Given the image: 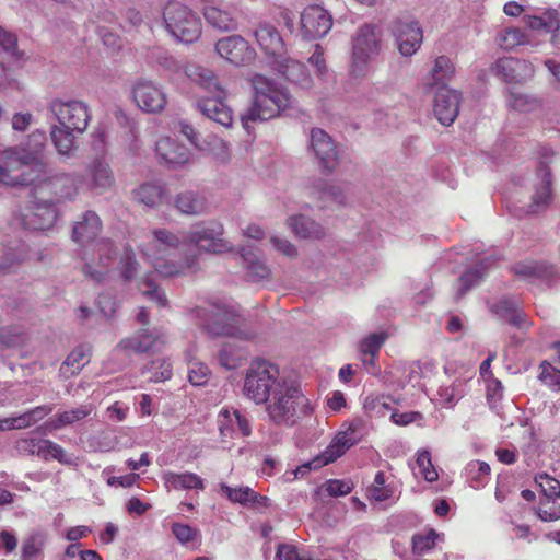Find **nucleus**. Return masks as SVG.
Here are the masks:
<instances>
[{
  "label": "nucleus",
  "mask_w": 560,
  "mask_h": 560,
  "mask_svg": "<svg viewBox=\"0 0 560 560\" xmlns=\"http://www.w3.org/2000/svg\"><path fill=\"white\" fill-rule=\"evenodd\" d=\"M163 21L168 34L184 44L197 42L202 34L201 19L189 7L170 1L163 11Z\"/></svg>",
  "instance_id": "nucleus-7"
},
{
  "label": "nucleus",
  "mask_w": 560,
  "mask_h": 560,
  "mask_svg": "<svg viewBox=\"0 0 560 560\" xmlns=\"http://www.w3.org/2000/svg\"><path fill=\"white\" fill-rule=\"evenodd\" d=\"M243 358V353L232 343H224L218 353L220 365L228 370L237 369Z\"/></svg>",
  "instance_id": "nucleus-51"
},
{
  "label": "nucleus",
  "mask_w": 560,
  "mask_h": 560,
  "mask_svg": "<svg viewBox=\"0 0 560 560\" xmlns=\"http://www.w3.org/2000/svg\"><path fill=\"white\" fill-rule=\"evenodd\" d=\"M392 33L398 51L404 57H410L416 54L422 44L423 33L417 21L397 19L392 24Z\"/></svg>",
  "instance_id": "nucleus-14"
},
{
  "label": "nucleus",
  "mask_w": 560,
  "mask_h": 560,
  "mask_svg": "<svg viewBox=\"0 0 560 560\" xmlns=\"http://www.w3.org/2000/svg\"><path fill=\"white\" fill-rule=\"evenodd\" d=\"M252 83L255 98L248 110L241 116L242 125L248 133L250 132V122L271 119L291 104L289 93L279 89L268 78L256 74L253 77Z\"/></svg>",
  "instance_id": "nucleus-4"
},
{
  "label": "nucleus",
  "mask_w": 560,
  "mask_h": 560,
  "mask_svg": "<svg viewBox=\"0 0 560 560\" xmlns=\"http://www.w3.org/2000/svg\"><path fill=\"white\" fill-rule=\"evenodd\" d=\"M460 93L456 90L441 86L436 90L433 113L444 126L452 125L459 114Z\"/></svg>",
  "instance_id": "nucleus-20"
},
{
  "label": "nucleus",
  "mask_w": 560,
  "mask_h": 560,
  "mask_svg": "<svg viewBox=\"0 0 560 560\" xmlns=\"http://www.w3.org/2000/svg\"><path fill=\"white\" fill-rule=\"evenodd\" d=\"M25 341L24 334L16 327L0 328V350L21 347Z\"/></svg>",
  "instance_id": "nucleus-53"
},
{
  "label": "nucleus",
  "mask_w": 560,
  "mask_h": 560,
  "mask_svg": "<svg viewBox=\"0 0 560 560\" xmlns=\"http://www.w3.org/2000/svg\"><path fill=\"white\" fill-rule=\"evenodd\" d=\"M491 71L509 83H522L534 74L530 62L513 57L498 59Z\"/></svg>",
  "instance_id": "nucleus-22"
},
{
  "label": "nucleus",
  "mask_w": 560,
  "mask_h": 560,
  "mask_svg": "<svg viewBox=\"0 0 560 560\" xmlns=\"http://www.w3.org/2000/svg\"><path fill=\"white\" fill-rule=\"evenodd\" d=\"M508 104L510 107L520 112H530L539 105L536 98L529 97L528 95L516 91L510 92Z\"/></svg>",
  "instance_id": "nucleus-60"
},
{
  "label": "nucleus",
  "mask_w": 560,
  "mask_h": 560,
  "mask_svg": "<svg viewBox=\"0 0 560 560\" xmlns=\"http://www.w3.org/2000/svg\"><path fill=\"white\" fill-rule=\"evenodd\" d=\"M272 67L292 84L304 90L312 88L313 80L304 63L283 55L272 61Z\"/></svg>",
  "instance_id": "nucleus-24"
},
{
  "label": "nucleus",
  "mask_w": 560,
  "mask_h": 560,
  "mask_svg": "<svg viewBox=\"0 0 560 560\" xmlns=\"http://www.w3.org/2000/svg\"><path fill=\"white\" fill-rule=\"evenodd\" d=\"M491 262V257H486L481 259L476 266L467 269L462 273L458 279V288L455 294L456 301L463 299L469 290L477 287L481 282L485 272Z\"/></svg>",
  "instance_id": "nucleus-32"
},
{
  "label": "nucleus",
  "mask_w": 560,
  "mask_h": 560,
  "mask_svg": "<svg viewBox=\"0 0 560 560\" xmlns=\"http://www.w3.org/2000/svg\"><path fill=\"white\" fill-rule=\"evenodd\" d=\"M85 182L88 188L97 194L109 190L115 184L109 164L102 159L93 160L86 167Z\"/></svg>",
  "instance_id": "nucleus-27"
},
{
  "label": "nucleus",
  "mask_w": 560,
  "mask_h": 560,
  "mask_svg": "<svg viewBox=\"0 0 560 560\" xmlns=\"http://www.w3.org/2000/svg\"><path fill=\"white\" fill-rule=\"evenodd\" d=\"M155 152L160 162L176 170L192 163V156L187 147L172 138H162L155 144Z\"/></svg>",
  "instance_id": "nucleus-23"
},
{
  "label": "nucleus",
  "mask_w": 560,
  "mask_h": 560,
  "mask_svg": "<svg viewBox=\"0 0 560 560\" xmlns=\"http://www.w3.org/2000/svg\"><path fill=\"white\" fill-rule=\"evenodd\" d=\"M310 148L324 171L331 173L337 168L339 151L332 138L325 130L320 128L311 130Z\"/></svg>",
  "instance_id": "nucleus-15"
},
{
  "label": "nucleus",
  "mask_w": 560,
  "mask_h": 560,
  "mask_svg": "<svg viewBox=\"0 0 560 560\" xmlns=\"http://www.w3.org/2000/svg\"><path fill=\"white\" fill-rule=\"evenodd\" d=\"M79 176L75 173H56L35 182V198L47 199L52 205L73 200L79 194Z\"/></svg>",
  "instance_id": "nucleus-11"
},
{
  "label": "nucleus",
  "mask_w": 560,
  "mask_h": 560,
  "mask_svg": "<svg viewBox=\"0 0 560 560\" xmlns=\"http://www.w3.org/2000/svg\"><path fill=\"white\" fill-rule=\"evenodd\" d=\"M524 24L540 34L553 33L560 25V16L556 9L530 8L523 15Z\"/></svg>",
  "instance_id": "nucleus-26"
},
{
  "label": "nucleus",
  "mask_w": 560,
  "mask_h": 560,
  "mask_svg": "<svg viewBox=\"0 0 560 560\" xmlns=\"http://www.w3.org/2000/svg\"><path fill=\"white\" fill-rule=\"evenodd\" d=\"M176 209L186 215H199L207 209L206 198L197 191L185 190L175 198Z\"/></svg>",
  "instance_id": "nucleus-34"
},
{
  "label": "nucleus",
  "mask_w": 560,
  "mask_h": 560,
  "mask_svg": "<svg viewBox=\"0 0 560 560\" xmlns=\"http://www.w3.org/2000/svg\"><path fill=\"white\" fill-rule=\"evenodd\" d=\"M150 373L149 381L159 383L170 380L172 376L171 363L162 358L152 360L142 369V374Z\"/></svg>",
  "instance_id": "nucleus-47"
},
{
  "label": "nucleus",
  "mask_w": 560,
  "mask_h": 560,
  "mask_svg": "<svg viewBox=\"0 0 560 560\" xmlns=\"http://www.w3.org/2000/svg\"><path fill=\"white\" fill-rule=\"evenodd\" d=\"M139 290L147 299L155 302L159 306L167 305V298L164 291L158 287L152 276L147 275L141 279Z\"/></svg>",
  "instance_id": "nucleus-49"
},
{
  "label": "nucleus",
  "mask_w": 560,
  "mask_h": 560,
  "mask_svg": "<svg viewBox=\"0 0 560 560\" xmlns=\"http://www.w3.org/2000/svg\"><path fill=\"white\" fill-rule=\"evenodd\" d=\"M43 167V164L31 165L28 155H22L18 148L0 151V186L34 185Z\"/></svg>",
  "instance_id": "nucleus-8"
},
{
  "label": "nucleus",
  "mask_w": 560,
  "mask_h": 560,
  "mask_svg": "<svg viewBox=\"0 0 560 560\" xmlns=\"http://www.w3.org/2000/svg\"><path fill=\"white\" fill-rule=\"evenodd\" d=\"M180 243H183V236L179 237L166 229H158L153 231L152 240L142 246L141 252L162 277H179L197 272L200 268L198 254H187L179 260L171 258Z\"/></svg>",
  "instance_id": "nucleus-2"
},
{
  "label": "nucleus",
  "mask_w": 560,
  "mask_h": 560,
  "mask_svg": "<svg viewBox=\"0 0 560 560\" xmlns=\"http://www.w3.org/2000/svg\"><path fill=\"white\" fill-rule=\"evenodd\" d=\"M369 494L375 501L382 502L392 497V490L385 487V474L383 471H377L374 477V482L372 487L369 488Z\"/></svg>",
  "instance_id": "nucleus-63"
},
{
  "label": "nucleus",
  "mask_w": 560,
  "mask_h": 560,
  "mask_svg": "<svg viewBox=\"0 0 560 560\" xmlns=\"http://www.w3.org/2000/svg\"><path fill=\"white\" fill-rule=\"evenodd\" d=\"M95 250L97 255V266L86 262L83 267V272L93 281L101 283L117 256V248L109 238H101L95 244Z\"/></svg>",
  "instance_id": "nucleus-21"
},
{
  "label": "nucleus",
  "mask_w": 560,
  "mask_h": 560,
  "mask_svg": "<svg viewBox=\"0 0 560 560\" xmlns=\"http://www.w3.org/2000/svg\"><path fill=\"white\" fill-rule=\"evenodd\" d=\"M525 43L526 35L518 27H505L498 35V44L505 50H511Z\"/></svg>",
  "instance_id": "nucleus-50"
},
{
  "label": "nucleus",
  "mask_w": 560,
  "mask_h": 560,
  "mask_svg": "<svg viewBox=\"0 0 560 560\" xmlns=\"http://www.w3.org/2000/svg\"><path fill=\"white\" fill-rule=\"evenodd\" d=\"M466 377L458 376L452 382L443 383L439 388V396L445 407L455 406L465 395Z\"/></svg>",
  "instance_id": "nucleus-40"
},
{
  "label": "nucleus",
  "mask_w": 560,
  "mask_h": 560,
  "mask_svg": "<svg viewBox=\"0 0 560 560\" xmlns=\"http://www.w3.org/2000/svg\"><path fill=\"white\" fill-rule=\"evenodd\" d=\"M260 48L275 61L285 55V45L278 30L270 23L261 22L254 31Z\"/></svg>",
  "instance_id": "nucleus-25"
},
{
  "label": "nucleus",
  "mask_w": 560,
  "mask_h": 560,
  "mask_svg": "<svg viewBox=\"0 0 560 560\" xmlns=\"http://www.w3.org/2000/svg\"><path fill=\"white\" fill-rule=\"evenodd\" d=\"M164 187L158 182H147L133 189V200L147 208H155L162 201Z\"/></svg>",
  "instance_id": "nucleus-35"
},
{
  "label": "nucleus",
  "mask_w": 560,
  "mask_h": 560,
  "mask_svg": "<svg viewBox=\"0 0 560 560\" xmlns=\"http://www.w3.org/2000/svg\"><path fill=\"white\" fill-rule=\"evenodd\" d=\"M439 534L430 529L425 535H415L412 537V552L422 555L434 548Z\"/></svg>",
  "instance_id": "nucleus-61"
},
{
  "label": "nucleus",
  "mask_w": 560,
  "mask_h": 560,
  "mask_svg": "<svg viewBox=\"0 0 560 560\" xmlns=\"http://www.w3.org/2000/svg\"><path fill=\"white\" fill-rule=\"evenodd\" d=\"M158 338V336L148 330H141L131 337L122 339L117 348L126 352L144 353L153 348Z\"/></svg>",
  "instance_id": "nucleus-38"
},
{
  "label": "nucleus",
  "mask_w": 560,
  "mask_h": 560,
  "mask_svg": "<svg viewBox=\"0 0 560 560\" xmlns=\"http://www.w3.org/2000/svg\"><path fill=\"white\" fill-rule=\"evenodd\" d=\"M285 381L277 365L262 359L255 360L246 371L243 393L255 404L261 405L268 401L270 395Z\"/></svg>",
  "instance_id": "nucleus-6"
},
{
  "label": "nucleus",
  "mask_w": 560,
  "mask_h": 560,
  "mask_svg": "<svg viewBox=\"0 0 560 560\" xmlns=\"http://www.w3.org/2000/svg\"><path fill=\"white\" fill-rule=\"evenodd\" d=\"M90 358L91 351L89 347L79 346L74 348L61 365V374L66 377L78 374L90 362Z\"/></svg>",
  "instance_id": "nucleus-42"
},
{
  "label": "nucleus",
  "mask_w": 560,
  "mask_h": 560,
  "mask_svg": "<svg viewBox=\"0 0 560 560\" xmlns=\"http://www.w3.org/2000/svg\"><path fill=\"white\" fill-rule=\"evenodd\" d=\"M266 405L269 420L276 425H293L300 413H307V399L292 382L285 381L276 389Z\"/></svg>",
  "instance_id": "nucleus-5"
},
{
  "label": "nucleus",
  "mask_w": 560,
  "mask_h": 560,
  "mask_svg": "<svg viewBox=\"0 0 560 560\" xmlns=\"http://www.w3.org/2000/svg\"><path fill=\"white\" fill-rule=\"evenodd\" d=\"M241 257L247 276L252 281L267 280L270 278L271 271L269 267L253 253L243 250Z\"/></svg>",
  "instance_id": "nucleus-44"
},
{
  "label": "nucleus",
  "mask_w": 560,
  "mask_h": 560,
  "mask_svg": "<svg viewBox=\"0 0 560 560\" xmlns=\"http://www.w3.org/2000/svg\"><path fill=\"white\" fill-rule=\"evenodd\" d=\"M202 14L206 22L218 31L232 32L237 30L235 10L230 7L206 5Z\"/></svg>",
  "instance_id": "nucleus-31"
},
{
  "label": "nucleus",
  "mask_w": 560,
  "mask_h": 560,
  "mask_svg": "<svg viewBox=\"0 0 560 560\" xmlns=\"http://www.w3.org/2000/svg\"><path fill=\"white\" fill-rule=\"evenodd\" d=\"M165 485L168 489L174 490H203L205 483L203 480L194 472H183L177 474L173 471H168L164 474L163 477Z\"/></svg>",
  "instance_id": "nucleus-39"
},
{
  "label": "nucleus",
  "mask_w": 560,
  "mask_h": 560,
  "mask_svg": "<svg viewBox=\"0 0 560 560\" xmlns=\"http://www.w3.org/2000/svg\"><path fill=\"white\" fill-rule=\"evenodd\" d=\"M38 452L40 453V458L45 460L52 458L65 465L75 464L73 456L68 455L59 444L50 440H45L42 443V451Z\"/></svg>",
  "instance_id": "nucleus-48"
},
{
  "label": "nucleus",
  "mask_w": 560,
  "mask_h": 560,
  "mask_svg": "<svg viewBox=\"0 0 560 560\" xmlns=\"http://www.w3.org/2000/svg\"><path fill=\"white\" fill-rule=\"evenodd\" d=\"M319 199L324 202V207L342 206L346 202V194L340 186L328 185L319 191Z\"/></svg>",
  "instance_id": "nucleus-58"
},
{
  "label": "nucleus",
  "mask_w": 560,
  "mask_h": 560,
  "mask_svg": "<svg viewBox=\"0 0 560 560\" xmlns=\"http://www.w3.org/2000/svg\"><path fill=\"white\" fill-rule=\"evenodd\" d=\"M500 318L509 324L524 328L526 326L525 313L518 307L517 303L510 299H503L491 307Z\"/></svg>",
  "instance_id": "nucleus-36"
},
{
  "label": "nucleus",
  "mask_w": 560,
  "mask_h": 560,
  "mask_svg": "<svg viewBox=\"0 0 560 560\" xmlns=\"http://www.w3.org/2000/svg\"><path fill=\"white\" fill-rule=\"evenodd\" d=\"M538 517L544 522H553L560 518V497L558 499H540Z\"/></svg>",
  "instance_id": "nucleus-57"
},
{
  "label": "nucleus",
  "mask_w": 560,
  "mask_h": 560,
  "mask_svg": "<svg viewBox=\"0 0 560 560\" xmlns=\"http://www.w3.org/2000/svg\"><path fill=\"white\" fill-rule=\"evenodd\" d=\"M44 538L40 534L28 536L22 546L21 560H33L42 551Z\"/></svg>",
  "instance_id": "nucleus-62"
},
{
  "label": "nucleus",
  "mask_w": 560,
  "mask_h": 560,
  "mask_svg": "<svg viewBox=\"0 0 560 560\" xmlns=\"http://www.w3.org/2000/svg\"><path fill=\"white\" fill-rule=\"evenodd\" d=\"M56 220V206L47 199L35 198L22 213L21 224L25 230L44 231L51 228Z\"/></svg>",
  "instance_id": "nucleus-16"
},
{
  "label": "nucleus",
  "mask_w": 560,
  "mask_h": 560,
  "mask_svg": "<svg viewBox=\"0 0 560 560\" xmlns=\"http://www.w3.org/2000/svg\"><path fill=\"white\" fill-rule=\"evenodd\" d=\"M132 95L139 108L147 113H160L167 103L166 95L162 89L148 80L136 82Z\"/></svg>",
  "instance_id": "nucleus-19"
},
{
  "label": "nucleus",
  "mask_w": 560,
  "mask_h": 560,
  "mask_svg": "<svg viewBox=\"0 0 560 560\" xmlns=\"http://www.w3.org/2000/svg\"><path fill=\"white\" fill-rule=\"evenodd\" d=\"M102 230V221L96 212L88 210L73 223L71 238L81 245L93 241Z\"/></svg>",
  "instance_id": "nucleus-28"
},
{
  "label": "nucleus",
  "mask_w": 560,
  "mask_h": 560,
  "mask_svg": "<svg viewBox=\"0 0 560 560\" xmlns=\"http://www.w3.org/2000/svg\"><path fill=\"white\" fill-rule=\"evenodd\" d=\"M119 275L125 282L132 281L139 271V264L131 249H126L124 256L120 258Z\"/></svg>",
  "instance_id": "nucleus-52"
},
{
  "label": "nucleus",
  "mask_w": 560,
  "mask_h": 560,
  "mask_svg": "<svg viewBox=\"0 0 560 560\" xmlns=\"http://www.w3.org/2000/svg\"><path fill=\"white\" fill-rule=\"evenodd\" d=\"M536 483L540 487V499H558L560 497V482L547 474H540L535 478Z\"/></svg>",
  "instance_id": "nucleus-56"
},
{
  "label": "nucleus",
  "mask_w": 560,
  "mask_h": 560,
  "mask_svg": "<svg viewBox=\"0 0 560 560\" xmlns=\"http://www.w3.org/2000/svg\"><path fill=\"white\" fill-rule=\"evenodd\" d=\"M0 48L14 60L23 58V52L18 48L16 35L2 26H0Z\"/></svg>",
  "instance_id": "nucleus-54"
},
{
  "label": "nucleus",
  "mask_w": 560,
  "mask_h": 560,
  "mask_svg": "<svg viewBox=\"0 0 560 560\" xmlns=\"http://www.w3.org/2000/svg\"><path fill=\"white\" fill-rule=\"evenodd\" d=\"M46 143V132L37 129L28 135L25 148L19 150L22 155H28L31 165L42 164L39 162V156L44 152Z\"/></svg>",
  "instance_id": "nucleus-43"
},
{
  "label": "nucleus",
  "mask_w": 560,
  "mask_h": 560,
  "mask_svg": "<svg viewBox=\"0 0 560 560\" xmlns=\"http://www.w3.org/2000/svg\"><path fill=\"white\" fill-rule=\"evenodd\" d=\"M331 26V15L319 5H310L301 14V33L305 39L320 38L328 34Z\"/></svg>",
  "instance_id": "nucleus-18"
},
{
  "label": "nucleus",
  "mask_w": 560,
  "mask_h": 560,
  "mask_svg": "<svg viewBox=\"0 0 560 560\" xmlns=\"http://www.w3.org/2000/svg\"><path fill=\"white\" fill-rule=\"evenodd\" d=\"M92 412V405H81L80 407L67 410L63 412H60L56 415L54 418L49 421V427L54 430L61 429L66 425H70L74 422H78Z\"/></svg>",
  "instance_id": "nucleus-45"
},
{
  "label": "nucleus",
  "mask_w": 560,
  "mask_h": 560,
  "mask_svg": "<svg viewBox=\"0 0 560 560\" xmlns=\"http://www.w3.org/2000/svg\"><path fill=\"white\" fill-rule=\"evenodd\" d=\"M512 271L518 278L528 281H547L556 275L555 267L544 260H524L515 262L512 266Z\"/></svg>",
  "instance_id": "nucleus-30"
},
{
  "label": "nucleus",
  "mask_w": 560,
  "mask_h": 560,
  "mask_svg": "<svg viewBox=\"0 0 560 560\" xmlns=\"http://www.w3.org/2000/svg\"><path fill=\"white\" fill-rule=\"evenodd\" d=\"M380 52V36L375 32V27L364 24L359 27L353 39L352 47V66L353 73L363 75L366 70L368 62L376 57Z\"/></svg>",
  "instance_id": "nucleus-13"
},
{
  "label": "nucleus",
  "mask_w": 560,
  "mask_h": 560,
  "mask_svg": "<svg viewBox=\"0 0 560 560\" xmlns=\"http://www.w3.org/2000/svg\"><path fill=\"white\" fill-rule=\"evenodd\" d=\"M220 489L233 503L247 504L248 502L256 503L260 502V500H267L266 497H260L249 487L232 488L226 483H221Z\"/></svg>",
  "instance_id": "nucleus-46"
},
{
  "label": "nucleus",
  "mask_w": 560,
  "mask_h": 560,
  "mask_svg": "<svg viewBox=\"0 0 560 560\" xmlns=\"http://www.w3.org/2000/svg\"><path fill=\"white\" fill-rule=\"evenodd\" d=\"M28 258V249L24 243H19L14 247H5L0 254V275L14 271Z\"/></svg>",
  "instance_id": "nucleus-37"
},
{
  "label": "nucleus",
  "mask_w": 560,
  "mask_h": 560,
  "mask_svg": "<svg viewBox=\"0 0 560 560\" xmlns=\"http://www.w3.org/2000/svg\"><path fill=\"white\" fill-rule=\"evenodd\" d=\"M217 54L235 66H244L255 58V50L240 35H230L219 39L215 44Z\"/></svg>",
  "instance_id": "nucleus-17"
},
{
  "label": "nucleus",
  "mask_w": 560,
  "mask_h": 560,
  "mask_svg": "<svg viewBox=\"0 0 560 560\" xmlns=\"http://www.w3.org/2000/svg\"><path fill=\"white\" fill-rule=\"evenodd\" d=\"M537 175L540 178V185L536 187L533 195V201L528 206V213H538L545 210L552 200L551 173L544 162L540 163Z\"/></svg>",
  "instance_id": "nucleus-29"
},
{
  "label": "nucleus",
  "mask_w": 560,
  "mask_h": 560,
  "mask_svg": "<svg viewBox=\"0 0 560 560\" xmlns=\"http://www.w3.org/2000/svg\"><path fill=\"white\" fill-rule=\"evenodd\" d=\"M223 234L224 228L220 222H202L183 233V243L195 246L199 252L223 254L233 249Z\"/></svg>",
  "instance_id": "nucleus-10"
},
{
  "label": "nucleus",
  "mask_w": 560,
  "mask_h": 560,
  "mask_svg": "<svg viewBox=\"0 0 560 560\" xmlns=\"http://www.w3.org/2000/svg\"><path fill=\"white\" fill-rule=\"evenodd\" d=\"M455 69L451 60L445 56H440L434 60L430 73V81L427 85L430 88L446 86V83L454 77Z\"/></svg>",
  "instance_id": "nucleus-41"
},
{
  "label": "nucleus",
  "mask_w": 560,
  "mask_h": 560,
  "mask_svg": "<svg viewBox=\"0 0 560 560\" xmlns=\"http://www.w3.org/2000/svg\"><path fill=\"white\" fill-rule=\"evenodd\" d=\"M209 369L199 361L188 362V380L195 386H201L208 382Z\"/></svg>",
  "instance_id": "nucleus-64"
},
{
  "label": "nucleus",
  "mask_w": 560,
  "mask_h": 560,
  "mask_svg": "<svg viewBox=\"0 0 560 560\" xmlns=\"http://www.w3.org/2000/svg\"><path fill=\"white\" fill-rule=\"evenodd\" d=\"M48 112L56 120L50 126V139L60 156L73 158L78 149L77 137L82 135L92 118L86 103L79 100L55 98L48 105Z\"/></svg>",
  "instance_id": "nucleus-1"
},
{
  "label": "nucleus",
  "mask_w": 560,
  "mask_h": 560,
  "mask_svg": "<svg viewBox=\"0 0 560 560\" xmlns=\"http://www.w3.org/2000/svg\"><path fill=\"white\" fill-rule=\"evenodd\" d=\"M194 313L212 336H243L240 327L245 318L234 306L213 305L209 311L197 308Z\"/></svg>",
  "instance_id": "nucleus-9"
},
{
  "label": "nucleus",
  "mask_w": 560,
  "mask_h": 560,
  "mask_svg": "<svg viewBox=\"0 0 560 560\" xmlns=\"http://www.w3.org/2000/svg\"><path fill=\"white\" fill-rule=\"evenodd\" d=\"M539 368V380L553 392H560V370L547 361H544Z\"/></svg>",
  "instance_id": "nucleus-59"
},
{
  "label": "nucleus",
  "mask_w": 560,
  "mask_h": 560,
  "mask_svg": "<svg viewBox=\"0 0 560 560\" xmlns=\"http://www.w3.org/2000/svg\"><path fill=\"white\" fill-rule=\"evenodd\" d=\"M186 75L196 84L213 93L211 97H200L196 108L208 119L229 128L233 124V110L225 103V92L221 88L218 77L200 65L189 63L185 68Z\"/></svg>",
  "instance_id": "nucleus-3"
},
{
  "label": "nucleus",
  "mask_w": 560,
  "mask_h": 560,
  "mask_svg": "<svg viewBox=\"0 0 560 560\" xmlns=\"http://www.w3.org/2000/svg\"><path fill=\"white\" fill-rule=\"evenodd\" d=\"M359 441L360 436L358 435V428L355 424L351 423L345 431H340L336 434L331 443L320 455L299 466L294 471H292L294 478L299 475L304 476L313 469L316 470L334 463Z\"/></svg>",
  "instance_id": "nucleus-12"
},
{
  "label": "nucleus",
  "mask_w": 560,
  "mask_h": 560,
  "mask_svg": "<svg viewBox=\"0 0 560 560\" xmlns=\"http://www.w3.org/2000/svg\"><path fill=\"white\" fill-rule=\"evenodd\" d=\"M287 223L300 238L320 240L325 236L324 228L303 214L289 217Z\"/></svg>",
  "instance_id": "nucleus-33"
},
{
  "label": "nucleus",
  "mask_w": 560,
  "mask_h": 560,
  "mask_svg": "<svg viewBox=\"0 0 560 560\" xmlns=\"http://www.w3.org/2000/svg\"><path fill=\"white\" fill-rule=\"evenodd\" d=\"M222 417L231 423L233 430H235V428H237V430L240 431L242 436L250 435V433H252L250 421L247 418V416L244 415L243 412H241L240 410H237V409H234L232 411L224 410L222 412Z\"/></svg>",
  "instance_id": "nucleus-55"
}]
</instances>
